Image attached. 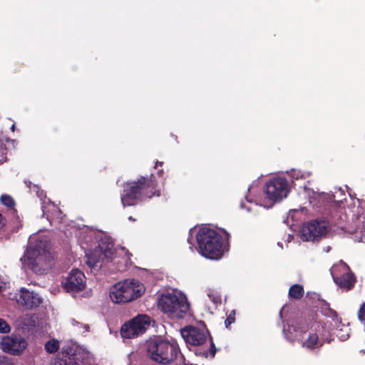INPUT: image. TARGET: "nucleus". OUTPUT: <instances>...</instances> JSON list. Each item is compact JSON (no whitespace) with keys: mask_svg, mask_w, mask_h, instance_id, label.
I'll use <instances>...</instances> for the list:
<instances>
[{"mask_svg":"<svg viewBox=\"0 0 365 365\" xmlns=\"http://www.w3.org/2000/svg\"><path fill=\"white\" fill-rule=\"evenodd\" d=\"M348 205L347 222L345 225V231L352 235L353 239L361 242L365 237V201L359 199H350Z\"/></svg>","mask_w":365,"mask_h":365,"instance_id":"6","label":"nucleus"},{"mask_svg":"<svg viewBox=\"0 0 365 365\" xmlns=\"http://www.w3.org/2000/svg\"><path fill=\"white\" fill-rule=\"evenodd\" d=\"M336 326V336L341 341H346L349 338L350 328L348 325L342 324L341 320H338V322H334Z\"/></svg>","mask_w":365,"mask_h":365,"instance_id":"21","label":"nucleus"},{"mask_svg":"<svg viewBox=\"0 0 365 365\" xmlns=\"http://www.w3.org/2000/svg\"><path fill=\"white\" fill-rule=\"evenodd\" d=\"M118 252V255H124L123 259L125 264L118 267V270L123 272L125 269V267H126L129 263H131L130 258L131 255L123 247H121Z\"/></svg>","mask_w":365,"mask_h":365,"instance_id":"24","label":"nucleus"},{"mask_svg":"<svg viewBox=\"0 0 365 365\" xmlns=\"http://www.w3.org/2000/svg\"><path fill=\"white\" fill-rule=\"evenodd\" d=\"M86 264L91 268L98 269L101 267L103 257L98 250L90 251L86 254Z\"/></svg>","mask_w":365,"mask_h":365,"instance_id":"18","label":"nucleus"},{"mask_svg":"<svg viewBox=\"0 0 365 365\" xmlns=\"http://www.w3.org/2000/svg\"><path fill=\"white\" fill-rule=\"evenodd\" d=\"M129 220H134L133 219V217H129Z\"/></svg>","mask_w":365,"mask_h":365,"instance_id":"50","label":"nucleus"},{"mask_svg":"<svg viewBox=\"0 0 365 365\" xmlns=\"http://www.w3.org/2000/svg\"><path fill=\"white\" fill-rule=\"evenodd\" d=\"M24 325L26 326H31V325H33L31 322H24Z\"/></svg>","mask_w":365,"mask_h":365,"instance_id":"42","label":"nucleus"},{"mask_svg":"<svg viewBox=\"0 0 365 365\" xmlns=\"http://www.w3.org/2000/svg\"><path fill=\"white\" fill-rule=\"evenodd\" d=\"M342 279H343V282H344V283H346L347 282L346 274L342 275Z\"/></svg>","mask_w":365,"mask_h":365,"instance_id":"40","label":"nucleus"},{"mask_svg":"<svg viewBox=\"0 0 365 365\" xmlns=\"http://www.w3.org/2000/svg\"><path fill=\"white\" fill-rule=\"evenodd\" d=\"M206 293L209 299L215 304L221 303V297L215 289H207Z\"/></svg>","mask_w":365,"mask_h":365,"instance_id":"25","label":"nucleus"},{"mask_svg":"<svg viewBox=\"0 0 365 365\" xmlns=\"http://www.w3.org/2000/svg\"><path fill=\"white\" fill-rule=\"evenodd\" d=\"M66 352L67 358L65 360L58 359L53 365H82L85 361L88 360L90 353L83 346L72 344L67 348H63Z\"/></svg>","mask_w":365,"mask_h":365,"instance_id":"12","label":"nucleus"},{"mask_svg":"<svg viewBox=\"0 0 365 365\" xmlns=\"http://www.w3.org/2000/svg\"><path fill=\"white\" fill-rule=\"evenodd\" d=\"M249 194L246 196L247 201L250 203L255 202L256 205H259L263 207H269L271 205H267L264 202L263 199L259 195H257L256 187L255 183L250 186L248 188Z\"/></svg>","mask_w":365,"mask_h":365,"instance_id":"20","label":"nucleus"},{"mask_svg":"<svg viewBox=\"0 0 365 365\" xmlns=\"http://www.w3.org/2000/svg\"><path fill=\"white\" fill-rule=\"evenodd\" d=\"M96 250L99 251L102 257L104 256L105 257L110 259L113 258V255L115 252L113 244L108 238L102 240L99 244L98 249H96Z\"/></svg>","mask_w":365,"mask_h":365,"instance_id":"19","label":"nucleus"},{"mask_svg":"<svg viewBox=\"0 0 365 365\" xmlns=\"http://www.w3.org/2000/svg\"><path fill=\"white\" fill-rule=\"evenodd\" d=\"M26 318H29L30 319H33V317L32 316H30V315H26Z\"/></svg>","mask_w":365,"mask_h":365,"instance_id":"43","label":"nucleus"},{"mask_svg":"<svg viewBox=\"0 0 365 365\" xmlns=\"http://www.w3.org/2000/svg\"><path fill=\"white\" fill-rule=\"evenodd\" d=\"M241 206H242V207H245L244 203H242Z\"/></svg>","mask_w":365,"mask_h":365,"instance_id":"52","label":"nucleus"},{"mask_svg":"<svg viewBox=\"0 0 365 365\" xmlns=\"http://www.w3.org/2000/svg\"><path fill=\"white\" fill-rule=\"evenodd\" d=\"M304 294V288L302 285L294 284L289 290V297L290 299H299Z\"/></svg>","mask_w":365,"mask_h":365,"instance_id":"23","label":"nucleus"},{"mask_svg":"<svg viewBox=\"0 0 365 365\" xmlns=\"http://www.w3.org/2000/svg\"><path fill=\"white\" fill-rule=\"evenodd\" d=\"M193 232H194V230H193L192 229V230H190V235H192V233Z\"/></svg>","mask_w":365,"mask_h":365,"instance_id":"45","label":"nucleus"},{"mask_svg":"<svg viewBox=\"0 0 365 365\" xmlns=\"http://www.w3.org/2000/svg\"><path fill=\"white\" fill-rule=\"evenodd\" d=\"M11 331V327L8 323L3 319L0 318V333L7 334Z\"/></svg>","mask_w":365,"mask_h":365,"instance_id":"32","label":"nucleus"},{"mask_svg":"<svg viewBox=\"0 0 365 365\" xmlns=\"http://www.w3.org/2000/svg\"><path fill=\"white\" fill-rule=\"evenodd\" d=\"M192 237H189L187 238V242H188V243H190V244H191V245H192Z\"/></svg>","mask_w":365,"mask_h":365,"instance_id":"41","label":"nucleus"},{"mask_svg":"<svg viewBox=\"0 0 365 365\" xmlns=\"http://www.w3.org/2000/svg\"><path fill=\"white\" fill-rule=\"evenodd\" d=\"M329 230V224L325 220H313L303 225L300 237L303 241H314L324 236Z\"/></svg>","mask_w":365,"mask_h":365,"instance_id":"11","label":"nucleus"},{"mask_svg":"<svg viewBox=\"0 0 365 365\" xmlns=\"http://www.w3.org/2000/svg\"><path fill=\"white\" fill-rule=\"evenodd\" d=\"M304 211V209H301L300 210H290L288 213V219L289 218H292V220L294 221L295 220L294 218V215L295 214H297L299 213V212H303Z\"/></svg>","mask_w":365,"mask_h":365,"instance_id":"36","label":"nucleus"},{"mask_svg":"<svg viewBox=\"0 0 365 365\" xmlns=\"http://www.w3.org/2000/svg\"><path fill=\"white\" fill-rule=\"evenodd\" d=\"M358 317L360 322L364 324L365 330V303L362 304L359 310Z\"/></svg>","mask_w":365,"mask_h":365,"instance_id":"34","label":"nucleus"},{"mask_svg":"<svg viewBox=\"0 0 365 365\" xmlns=\"http://www.w3.org/2000/svg\"><path fill=\"white\" fill-rule=\"evenodd\" d=\"M181 336L186 343L194 346L205 344L209 339L210 334L203 323L197 326H187L181 329Z\"/></svg>","mask_w":365,"mask_h":365,"instance_id":"13","label":"nucleus"},{"mask_svg":"<svg viewBox=\"0 0 365 365\" xmlns=\"http://www.w3.org/2000/svg\"><path fill=\"white\" fill-rule=\"evenodd\" d=\"M160 196V190L155 189V183L145 177L137 181L126 182L121 194V202L123 207L135 205L144 197Z\"/></svg>","mask_w":365,"mask_h":365,"instance_id":"4","label":"nucleus"},{"mask_svg":"<svg viewBox=\"0 0 365 365\" xmlns=\"http://www.w3.org/2000/svg\"><path fill=\"white\" fill-rule=\"evenodd\" d=\"M86 287V277L84 274L78 269L72 270L66 282L63 287L67 292L74 295L83 290Z\"/></svg>","mask_w":365,"mask_h":365,"instance_id":"16","label":"nucleus"},{"mask_svg":"<svg viewBox=\"0 0 365 365\" xmlns=\"http://www.w3.org/2000/svg\"><path fill=\"white\" fill-rule=\"evenodd\" d=\"M2 220V215L0 214V222Z\"/></svg>","mask_w":365,"mask_h":365,"instance_id":"48","label":"nucleus"},{"mask_svg":"<svg viewBox=\"0 0 365 365\" xmlns=\"http://www.w3.org/2000/svg\"><path fill=\"white\" fill-rule=\"evenodd\" d=\"M247 211H250L251 210V207H249L247 208Z\"/></svg>","mask_w":365,"mask_h":365,"instance_id":"49","label":"nucleus"},{"mask_svg":"<svg viewBox=\"0 0 365 365\" xmlns=\"http://www.w3.org/2000/svg\"><path fill=\"white\" fill-rule=\"evenodd\" d=\"M287 175L292 178V182L299 180H305L309 178L312 173L308 170H302L298 169H292L287 172Z\"/></svg>","mask_w":365,"mask_h":365,"instance_id":"22","label":"nucleus"},{"mask_svg":"<svg viewBox=\"0 0 365 365\" xmlns=\"http://www.w3.org/2000/svg\"><path fill=\"white\" fill-rule=\"evenodd\" d=\"M55 217L58 218V217L57 216H46L47 220H48L49 221L53 220Z\"/></svg>","mask_w":365,"mask_h":365,"instance_id":"38","label":"nucleus"},{"mask_svg":"<svg viewBox=\"0 0 365 365\" xmlns=\"http://www.w3.org/2000/svg\"><path fill=\"white\" fill-rule=\"evenodd\" d=\"M59 348V343L56 339H51L47 341L45 344V349L48 353H54Z\"/></svg>","mask_w":365,"mask_h":365,"instance_id":"26","label":"nucleus"},{"mask_svg":"<svg viewBox=\"0 0 365 365\" xmlns=\"http://www.w3.org/2000/svg\"><path fill=\"white\" fill-rule=\"evenodd\" d=\"M1 201L4 205H6L9 207H11L14 205L13 198L11 196L7 195H1Z\"/></svg>","mask_w":365,"mask_h":365,"instance_id":"31","label":"nucleus"},{"mask_svg":"<svg viewBox=\"0 0 365 365\" xmlns=\"http://www.w3.org/2000/svg\"><path fill=\"white\" fill-rule=\"evenodd\" d=\"M159 309L171 319H182L190 314V305L186 295L178 290L167 292L158 300Z\"/></svg>","mask_w":365,"mask_h":365,"instance_id":"5","label":"nucleus"},{"mask_svg":"<svg viewBox=\"0 0 365 365\" xmlns=\"http://www.w3.org/2000/svg\"><path fill=\"white\" fill-rule=\"evenodd\" d=\"M314 199L315 198L319 199V200H322L323 202L327 200H333L336 201L335 195L333 196L332 195L329 194V193L322 192V193H314Z\"/></svg>","mask_w":365,"mask_h":365,"instance_id":"29","label":"nucleus"},{"mask_svg":"<svg viewBox=\"0 0 365 365\" xmlns=\"http://www.w3.org/2000/svg\"><path fill=\"white\" fill-rule=\"evenodd\" d=\"M322 312L326 317L330 318L334 322H338L339 319L337 317L336 312L330 307H326L323 308Z\"/></svg>","mask_w":365,"mask_h":365,"instance_id":"27","label":"nucleus"},{"mask_svg":"<svg viewBox=\"0 0 365 365\" xmlns=\"http://www.w3.org/2000/svg\"><path fill=\"white\" fill-rule=\"evenodd\" d=\"M151 319L145 314H138L125 322L120 329V335L123 339L136 338L143 334L150 326Z\"/></svg>","mask_w":365,"mask_h":365,"instance_id":"10","label":"nucleus"},{"mask_svg":"<svg viewBox=\"0 0 365 365\" xmlns=\"http://www.w3.org/2000/svg\"><path fill=\"white\" fill-rule=\"evenodd\" d=\"M209 343H210V349L207 351H205L202 353V355L205 356L206 358L210 357L213 358L215 355L216 349L215 347V345L212 341L211 339H209Z\"/></svg>","mask_w":365,"mask_h":365,"instance_id":"30","label":"nucleus"},{"mask_svg":"<svg viewBox=\"0 0 365 365\" xmlns=\"http://www.w3.org/2000/svg\"><path fill=\"white\" fill-rule=\"evenodd\" d=\"M15 298L18 304L28 309L36 307L43 302L42 298L38 294L24 287L20 289L19 294H16Z\"/></svg>","mask_w":365,"mask_h":365,"instance_id":"17","label":"nucleus"},{"mask_svg":"<svg viewBox=\"0 0 365 365\" xmlns=\"http://www.w3.org/2000/svg\"><path fill=\"white\" fill-rule=\"evenodd\" d=\"M24 267L36 274H42L51 266L52 255L50 244L46 237L34 235L29 239V245L20 259Z\"/></svg>","mask_w":365,"mask_h":365,"instance_id":"2","label":"nucleus"},{"mask_svg":"<svg viewBox=\"0 0 365 365\" xmlns=\"http://www.w3.org/2000/svg\"><path fill=\"white\" fill-rule=\"evenodd\" d=\"M292 239H293V235H288V236H287V242H291V240H292Z\"/></svg>","mask_w":365,"mask_h":365,"instance_id":"39","label":"nucleus"},{"mask_svg":"<svg viewBox=\"0 0 365 365\" xmlns=\"http://www.w3.org/2000/svg\"><path fill=\"white\" fill-rule=\"evenodd\" d=\"M51 206H52V207H53V209H55V210H57V209L55 207V206H54V205H51Z\"/></svg>","mask_w":365,"mask_h":365,"instance_id":"46","label":"nucleus"},{"mask_svg":"<svg viewBox=\"0 0 365 365\" xmlns=\"http://www.w3.org/2000/svg\"><path fill=\"white\" fill-rule=\"evenodd\" d=\"M290 191L287 180L282 177H274L268 180L264 187V198L271 205L286 198Z\"/></svg>","mask_w":365,"mask_h":365,"instance_id":"9","label":"nucleus"},{"mask_svg":"<svg viewBox=\"0 0 365 365\" xmlns=\"http://www.w3.org/2000/svg\"><path fill=\"white\" fill-rule=\"evenodd\" d=\"M33 188H34V191L36 192V194L38 195V196L39 197H42V196H43V192H41V194H39V193H38V187L36 185H33Z\"/></svg>","mask_w":365,"mask_h":365,"instance_id":"37","label":"nucleus"},{"mask_svg":"<svg viewBox=\"0 0 365 365\" xmlns=\"http://www.w3.org/2000/svg\"><path fill=\"white\" fill-rule=\"evenodd\" d=\"M27 345L26 340L18 334L3 336L0 344L4 352L16 356L21 354Z\"/></svg>","mask_w":365,"mask_h":365,"instance_id":"15","label":"nucleus"},{"mask_svg":"<svg viewBox=\"0 0 365 365\" xmlns=\"http://www.w3.org/2000/svg\"><path fill=\"white\" fill-rule=\"evenodd\" d=\"M145 287L139 280L127 279L115 284L110 289V298L114 303H127L141 297Z\"/></svg>","mask_w":365,"mask_h":365,"instance_id":"7","label":"nucleus"},{"mask_svg":"<svg viewBox=\"0 0 365 365\" xmlns=\"http://www.w3.org/2000/svg\"><path fill=\"white\" fill-rule=\"evenodd\" d=\"M14 127H15V125H13L11 126V130H14Z\"/></svg>","mask_w":365,"mask_h":365,"instance_id":"44","label":"nucleus"},{"mask_svg":"<svg viewBox=\"0 0 365 365\" xmlns=\"http://www.w3.org/2000/svg\"><path fill=\"white\" fill-rule=\"evenodd\" d=\"M72 325L76 327V331L80 333H85L89 331V327L86 324H81L80 322L73 319L71 321Z\"/></svg>","mask_w":365,"mask_h":365,"instance_id":"28","label":"nucleus"},{"mask_svg":"<svg viewBox=\"0 0 365 365\" xmlns=\"http://www.w3.org/2000/svg\"><path fill=\"white\" fill-rule=\"evenodd\" d=\"M283 333L286 339L291 341H297L307 349L321 347L324 343L332 341L331 322L326 318L314 322L309 329L302 324L289 325L284 327Z\"/></svg>","mask_w":365,"mask_h":365,"instance_id":"1","label":"nucleus"},{"mask_svg":"<svg viewBox=\"0 0 365 365\" xmlns=\"http://www.w3.org/2000/svg\"><path fill=\"white\" fill-rule=\"evenodd\" d=\"M235 312L232 311V313L228 316L227 319L225 320V325L227 327L230 324L234 322L235 321Z\"/></svg>","mask_w":365,"mask_h":365,"instance_id":"35","label":"nucleus"},{"mask_svg":"<svg viewBox=\"0 0 365 365\" xmlns=\"http://www.w3.org/2000/svg\"><path fill=\"white\" fill-rule=\"evenodd\" d=\"M162 162H160V163H157V165L159 164L160 165H162Z\"/></svg>","mask_w":365,"mask_h":365,"instance_id":"47","label":"nucleus"},{"mask_svg":"<svg viewBox=\"0 0 365 365\" xmlns=\"http://www.w3.org/2000/svg\"><path fill=\"white\" fill-rule=\"evenodd\" d=\"M334 281L341 288L350 289L354 283L349 267L342 261L333 265L330 269Z\"/></svg>","mask_w":365,"mask_h":365,"instance_id":"14","label":"nucleus"},{"mask_svg":"<svg viewBox=\"0 0 365 365\" xmlns=\"http://www.w3.org/2000/svg\"><path fill=\"white\" fill-rule=\"evenodd\" d=\"M228 234L224 231L217 232L209 226L201 227L196 240L199 252L211 259H219L228 251Z\"/></svg>","mask_w":365,"mask_h":365,"instance_id":"3","label":"nucleus"},{"mask_svg":"<svg viewBox=\"0 0 365 365\" xmlns=\"http://www.w3.org/2000/svg\"><path fill=\"white\" fill-rule=\"evenodd\" d=\"M178 348L175 342L162 339H151L148 344V354L156 362L168 364L174 360L178 354Z\"/></svg>","mask_w":365,"mask_h":365,"instance_id":"8","label":"nucleus"},{"mask_svg":"<svg viewBox=\"0 0 365 365\" xmlns=\"http://www.w3.org/2000/svg\"><path fill=\"white\" fill-rule=\"evenodd\" d=\"M43 212L45 214V207H43Z\"/></svg>","mask_w":365,"mask_h":365,"instance_id":"51","label":"nucleus"},{"mask_svg":"<svg viewBox=\"0 0 365 365\" xmlns=\"http://www.w3.org/2000/svg\"><path fill=\"white\" fill-rule=\"evenodd\" d=\"M6 160V146L4 143L0 141V164Z\"/></svg>","mask_w":365,"mask_h":365,"instance_id":"33","label":"nucleus"}]
</instances>
